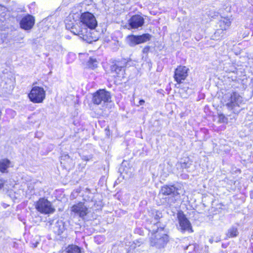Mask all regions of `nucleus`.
<instances>
[{
	"label": "nucleus",
	"instance_id": "1",
	"mask_svg": "<svg viewBox=\"0 0 253 253\" xmlns=\"http://www.w3.org/2000/svg\"><path fill=\"white\" fill-rule=\"evenodd\" d=\"M65 23L67 29L88 42L98 40V37L91 32L98 25L95 16L91 12L85 11L81 13L78 21L75 19L73 15H69L65 20Z\"/></svg>",
	"mask_w": 253,
	"mask_h": 253
},
{
	"label": "nucleus",
	"instance_id": "2",
	"mask_svg": "<svg viewBox=\"0 0 253 253\" xmlns=\"http://www.w3.org/2000/svg\"><path fill=\"white\" fill-rule=\"evenodd\" d=\"M164 229V227H159L151 232V236L149 238L151 246L158 249H162L166 246L169 241V237L168 234L162 233Z\"/></svg>",
	"mask_w": 253,
	"mask_h": 253
},
{
	"label": "nucleus",
	"instance_id": "3",
	"mask_svg": "<svg viewBox=\"0 0 253 253\" xmlns=\"http://www.w3.org/2000/svg\"><path fill=\"white\" fill-rule=\"evenodd\" d=\"M37 82H34L33 86L28 93L29 100L35 104L42 103L46 97V91L41 86H37Z\"/></svg>",
	"mask_w": 253,
	"mask_h": 253
},
{
	"label": "nucleus",
	"instance_id": "4",
	"mask_svg": "<svg viewBox=\"0 0 253 253\" xmlns=\"http://www.w3.org/2000/svg\"><path fill=\"white\" fill-rule=\"evenodd\" d=\"M35 207L38 212L43 214H52L55 211L51 202L45 197L40 198L35 202Z\"/></svg>",
	"mask_w": 253,
	"mask_h": 253
},
{
	"label": "nucleus",
	"instance_id": "5",
	"mask_svg": "<svg viewBox=\"0 0 253 253\" xmlns=\"http://www.w3.org/2000/svg\"><path fill=\"white\" fill-rule=\"evenodd\" d=\"M110 73L116 81H121L126 78V67L120 61H114L110 67Z\"/></svg>",
	"mask_w": 253,
	"mask_h": 253
},
{
	"label": "nucleus",
	"instance_id": "6",
	"mask_svg": "<svg viewBox=\"0 0 253 253\" xmlns=\"http://www.w3.org/2000/svg\"><path fill=\"white\" fill-rule=\"evenodd\" d=\"M111 95L106 89H99L92 94V102L93 104L99 105L103 102L106 103L111 101Z\"/></svg>",
	"mask_w": 253,
	"mask_h": 253
},
{
	"label": "nucleus",
	"instance_id": "7",
	"mask_svg": "<svg viewBox=\"0 0 253 253\" xmlns=\"http://www.w3.org/2000/svg\"><path fill=\"white\" fill-rule=\"evenodd\" d=\"M71 213L82 219H84L89 213L88 208L83 202H79L71 207Z\"/></svg>",
	"mask_w": 253,
	"mask_h": 253
},
{
	"label": "nucleus",
	"instance_id": "8",
	"mask_svg": "<svg viewBox=\"0 0 253 253\" xmlns=\"http://www.w3.org/2000/svg\"><path fill=\"white\" fill-rule=\"evenodd\" d=\"M189 69L186 66L180 65L174 69L173 79L178 84L183 83L189 75Z\"/></svg>",
	"mask_w": 253,
	"mask_h": 253
},
{
	"label": "nucleus",
	"instance_id": "9",
	"mask_svg": "<svg viewBox=\"0 0 253 253\" xmlns=\"http://www.w3.org/2000/svg\"><path fill=\"white\" fill-rule=\"evenodd\" d=\"M151 38V35L148 33H145L140 35H129L126 38L127 42L130 46H134L146 42L150 41Z\"/></svg>",
	"mask_w": 253,
	"mask_h": 253
},
{
	"label": "nucleus",
	"instance_id": "10",
	"mask_svg": "<svg viewBox=\"0 0 253 253\" xmlns=\"http://www.w3.org/2000/svg\"><path fill=\"white\" fill-rule=\"evenodd\" d=\"M35 23V17L30 14H26L22 16L19 22L20 27L26 31L31 30Z\"/></svg>",
	"mask_w": 253,
	"mask_h": 253
},
{
	"label": "nucleus",
	"instance_id": "11",
	"mask_svg": "<svg viewBox=\"0 0 253 253\" xmlns=\"http://www.w3.org/2000/svg\"><path fill=\"white\" fill-rule=\"evenodd\" d=\"M177 219L182 231H187L189 232L193 231L190 221L186 217L182 211H179L177 213Z\"/></svg>",
	"mask_w": 253,
	"mask_h": 253
},
{
	"label": "nucleus",
	"instance_id": "12",
	"mask_svg": "<svg viewBox=\"0 0 253 253\" xmlns=\"http://www.w3.org/2000/svg\"><path fill=\"white\" fill-rule=\"evenodd\" d=\"M178 188L174 184H166L161 187L159 194L164 196H171L175 197L180 196V193L178 192Z\"/></svg>",
	"mask_w": 253,
	"mask_h": 253
},
{
	"label": "nucleus",
	"instance_id": "13",
	"mask_svg": "<svg viewBox=\"0 0 253 253\" xmlns=\"http://www.w3.org/2000/svg\"><path fill=\"white\" fill-rule=\"evenodd\" d=\"M144 24V18L139 14L132 15L129 18L128 22V24L131 29H138L143 26Z\"/></svg>",
	"mask_w": 253,
	"mask_h": 253
},
{
	"label": "nucleus",
	"instance_id": "14",
	"mask_svg": "<svg viewBox=\"0 0 253 253\" xmlns=\"http://www.w3.org/2000/svg\"><path fill=\"white\" fill-rule=\"evenodd\" d=\"M240 98H241V96L237 92H232L229 97V102L226 104V106L230 109H233L236 107H239V102Z\"/></svg>",
	"mask_w": 253,
	"mask_h": 253
},
{
	"label": "nucleus",
	"instance_id": "15",
	"mask_svg": "<svg viewBox=\"0 0 253 253\" xmlns=\"http://www.w3.org/2000/svg\"><path fill=\"white\" fill-rule=\"evenodd\" d=\"M58 253H82V249L75 244L68 245L64 250H60Z\"/></svg>",
	"mask_w": 253,
	"mask_h": 253
},
{
	"label": "nucleus",
	"instance_id": "16",
	"mask_svg": "<svg viewBox=\"0 0 253 253\" xmlns=\"http://www.w3.org/2000/svg\"><path fill=\"white\" fill-rule=\"evenodd\" d=\"M231 24V20L228 17H223L219 21L220 30L222 32L227 30Z\"/></svg>",
	"mask_w": 253,
	"mask_h": 253
},
{
	"label": "nucleus",
	"instance_id": "17",
	"mask_svg": "<svg viewBox=\"0 0 253 253\" xmlns=\"http://www.w3.org/2000/svg\"><path fill=\"white\" fill-rule=\"evenodd\" d=\"M11 162L8 159L5 158L0 160V171L3 173L7 172V169L11 166Z\"/></svg>",
	"mask_w": 253,
	"mask_h": 253
},
{
	"label": "nucleus",
	"instance_id": "18",
	"mask_svg": "<svg viewBox=\"0 0 253 253\" xmlns=\"http://www.w3.org/2000/svg\"><path fill=\"white\" fill-rule=\"evenodd\" d=\"M87 68L94 70L97 67V61L95 58L90 57L86 63Z\"/></svg>",
	"mask_w": 253,
	"mask_h": 253
},
{
	"label": "nucleus",
	"instance_id": "19",
	"mask_svg": "<svg viewBox=\"0 0 253 253\" xmlns=\"http://www.w3.org/2000/svg\"><path fill=\"white\" fill-rule=\"evenodd\" d=\"M238 231L236 227H231L230 228L227 233H226V237L227 238H231L237 237L238 235Z\"/></svg>",
	"mask_w": 253,
	"mask_h": 253
},
{
	"label": "nucleus",
	"instance_id": "20",
	"mask_svg": "<svg viewBox=\"0 0 253 253\" xmlns=\"http://www.w3.org/2000/svg\"><path fill=\"white\" fill-rule=\"evenodd\" d=\"M218 123H227L228 122L227 118L222 113L218 114Z\"/></svg>",
	"mask_w": 253,
	"mask_h": 253
},
{
	"label": "nucleus",
	"instance_id": "21",
	"mask_svg": "<svg viewBox=\"0 0 253 253\" xmlns=\"http://www.w3.org/2000/svg\"><path fill=\"white\" fill-rule=\"evenodd\" d=\"M191 164H189L188 162H184L180 163V167L182 169H187V168H189V166Z\"/></svg>",
	"mask_w": 253,
	"mask_h": 253
},
{
	"label": "nucleus",
	"instance_id": "22",
	"mask_svg": "<svg viewBox=\"0 0 253 253\" xmlns=\"http://www.w3.org/2000/svg\"><path fill=\"white\" fill-rule=\"evenodd\" d=\"M4 182V180L2 179H0V190L3 187Z\"/></svg>",
	"mask_w": 253,
	"mask_h": 253
},
{
	"label": "nucleus",
	"instance_id": "23",
	"mask_svg": "<svg viewBox=\"0 0 253 253\" xmlns=\"http://www.w3.org/2000/svg\"><path fill=\"white\" fill-rule=\"evenodd\" d=\"M150 46H146L144 49H143V52H147L150 50Z\"/></svg>",
	"mask_w": 253,
	"mask_h": 253
},
{
	"label": "nucleus",
	"instance_id": "24",
	"mask_svg": "<svg viewBox=\"0 0 253 253\" xmlns=\"http://www.w3.org/2000/svg\"><path fill=\"white\" fill-rule=\"evenodd\" d=\"M145 103V101L143 99H140L139 101L140 105H143Z\"/></svg>",
	"mask_w": 253,
	"mask_h": 253
}]
</instances>
